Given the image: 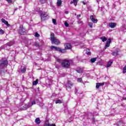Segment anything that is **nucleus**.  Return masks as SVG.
Returning <instances> with one entry per match:
<instances>
[{
    "label": "nucleus",
    "mask_w": 126,
    "mask_h": 126,
    "mask_svg": "<svg viewBox=\"0 0 126 126\" xmlns=\"http://www.w3.org/2000/svg\"><path fill=\"white\" fill-rule=\"evenodd\" d=\"M40 17L42 21L47 20V19H49V15L47 13L43 12L40 14Z\"/></svg>",
    "instance_id": "obj_1"
},
{
    "label": "nucleus",
    "mask_w": 126,
    "mask_h": 126,
    "mask_svg": "<svg viewBox=\"0 0 126 126\" xmlns=\"http://www.w3.org/2000/svg\"><path fill=\"white\" fill-rule=\"evenodd\" d=\"M19 32L21 35H24L27 33V31L23 28V26H20L19 29Z\"/></svg>",
    "instance_id": "obj_2"
},
{
    "label": "nucleus",
    "mask_w": 126,
    "mask_h": 126,
    "mask_svg": "<svg viewBox=\"0 0 126 126\" xmlns=\"http://www.w3.org/2000/svg\"><path fill=\"white\" fill-rule=\"evenodd\" d=\"M62 65L63 67H65V68H68L69 67V63L67 60H63L62 62Z\"/></svg>",
    "instance_id": "obj_3"
},
{
    "label": "nucleus",
    "mask_w": 126,
    "mask_h": 126,
    "mask_svg": "<svg viewBox=\"0 0 126 126\" xmlns=\"http://www.w3.org/2000/svg\"><path fill=\"white\" fill-rule=\"evenodd\" d=\"M32 105H31V103H28L26 104L24 106L22 107L21 108V110L22 111H25V110H27L28 109V108H30V107H31Z\"/></svg>",
    "instance_id": "obj_4"
},
{
    "label": "nucleus",
    "mask_w": 126,
    "mask_h": 126,
    "mask_svg": "<svg viewBox=\"0 0 126 126\" xmlns=\"http://www.w3.org/2000/svg\"><path fill=\"white\" fill-rule=\"evenodd\" d=\"M7 63H8V62L7 60H0V66L2 68L4 66H5L6 65H7Z\"/></svg>",
    "instance_id": "obj_5"
},
{
    "label": "nucleus",
    "mask_w": 126,
    "mask_h": 126,
    "mask_svg": "<svg viewBox=\"0 0 126 126\" xmlns=\"http://www.w3.org/2000/svg\"><path fill=\"white\" fill-rule=\"evenodd\" d=\"M51 42L52 44H55V45H60L61 44L60 40L56 37L55 38H52Z\"/></svg>",
    "instance_id": "obj_6"
},
{
    "label": "nucleus",
    "mask_w": 126,
    "mask_h": 126,
    "mask_svg": "<svg viewBox=\"0 0 126 126\" xmlns=\"http://www.w3.org/2000/svg\"><path fill=\"white\" fill-rule=\"evenodd\" d=\"M90 18L94 23H97L98 22V20L96 19V16L95 15H91Z\"/></svg>",
    "instance_id": "obj_7"
},
{
    "label": "nucleus",
    "mask_w": 126,
    "mask_h": 126,
    "mask_svg": "<svg viewBox=\"0 0 126 126\" xmlns=\"http://www.w3.org/2000/svg\"><path fill=\"white\" fill-rule=\"evenodd\" d=\"M119 52H120V49L119 48H116L115 50L112 52V56H114V57H117V56H119Z\"/></svg>",
    "instance_id": "obj_8"
},
{
    "label": "nucleus",
    "mask_w": 126,
    "mask_h": 126,
    "mask_svg": "<svg viewBox=\"0 0 126 126\" xmlns=\"http://www.w3.org/2000/svg\"><path fill=\"white\" fill-rule=\"evenodd\" d=\"M73 85V83L71 82H68V83L66 84V89H71V87Z\"/></svg>",
    "instance_id": "obj_9"
},
{
    "label": "nucleus",
    "mask_w": 126,
    "mask_h": 126,
    "mask_svg": "<svg viewBox=\"0 0 126 126\" xmlns=\"http://www.w3.org/2000/svg\"><path fill=\"white\" fill-rule=\"evenodd\" d=\"M64 46L65 50H70L72 48L71 44L70 43H65Z\"/></svg>",
    "instance_id": "obj_10"
},
{
    "label": "nucleus",
    "mask_w": 126,
    "mask_h": 126,
    "mask_svg": "<svg viewBox=\"0 0 126 126\" xmlns=\"http://www.w3.org/2000/svg\"><path fill=\"white\" fill-rule=\"evenodd\" d=\"M14 44V41L12 40L7 43L6 44H5L4 45V47H6V46H8V47H11V46H13V45Z\"/></svg>",
    "instance_id": "obj_11"
},
{
    "label": "nucleus",
    "mask_w": 126,
    "mask_h": 126,
    "mask_svg": "<svg viewBox=\"0 0 126 126\" xmlns=\"http://www.w3.org/2000/svg\"><path fill=\"white\" fill-rule=\"evenodd\" d=\"M51 49L52 50H55V51H57L58 52H61V48H60V47H57V46H52L51 47Z\"/></svg>",
    "instance_id": "obj_12"
},
{
    "label": "nucleus",
    "mask_w": 126,
    "mask_h": 126,
    "mask_svg": "<svg viewBox=\"0 0 126 126\" xmlns=\"http://www.w3.org/2000/svg\"><path fill=\"white\" fill-rule=\"evenodd\" d=\"M110 44H111V38H109L107 40V41L105 45V49H107V48H109V47H110Z\"/></svg>",
    "instance_id": "obj_13"
},
{
    "label": "nucleus",
    "mask_w": 126,
    "mask_h": 126,
    "mask_svg": "<svg viewBox=\"0 0 126 126\" xmlns=\"http://www.w3.org/2000/svg\"><path fill=\"white\" fill-rule=\"evenodd\" d=\"M117 26V24L116 23H109V26L110 28H115Z\"/></svg>",
    "instance_id": "obj_14"
},
{
    "label": "nucleus",
    "mask_w": 126,
    "mask_h": 126,
    "mask_svg": "<svg viewBox=\"0 0 126 126\" xmlns=\"http://www.w3.org/2000/svg\"><path fill=\"white\" fill-rule=\"evenodd\" d=\"M1 21L3 23L5 24L7 27H10V25L8 24V22L6 21L4 19H2Z\"/></svg>",
    "instance_id": "obj_15"
},
{
    "label": "nucleus",
    "mask_w": 126,
    "mask_h": 126,
    "mask_svg": "<svg viewBox=\"0 0 126 126\" xmlns=\"http://www.w3.org/2000/svg\"><path fill=\"white\" fill-rule=\"evenodd\" d=\"M104 84H105L104 83H96V89H99V87H100V86H104Z\"/></svg>",
    "instance_id": "obj_16"
},
{
    "label": "nucleus",
    "mask_w": 126,
    "mask_h": 126,
    "mask_svg": "<svg viewBox=\"0 0 126 126\" xmlns=\"http://www.w3.org/2000/svg\"><path fill=\"white\" fill-rule=\"evenodd\" d=\"M34 122L36 125H40L41 124V120H40L39 118H37L35 120Z\"/></svg>",
    "instance_id": "obj_17"
},
{
    "label": "nucleus",
    "mask_w": 126,
    "mask_h": 126,
    "mask_svg": "<svg viewBox=\"0 0 126 126\" xmlns=\"http://www.w3.org/2000/svg\"><path fill=\"white\" fill-rule=\"evenodd\" d=\"M76 71L78 73H82V72H83V68L80 67L76 69Z\"/></svg>",
    "instance_id": "obj_18"
},
{
    "label": "nucleus",
    "mask_w": 126,
    "mask_h": 126,
    "mask_svg": "<svg viewBox=\"0 0 126 126\" xmlns=\"http://www.w3.org/2000/svg\"><path fill=\"white\" fill-rule=\"evenodd\" d=\"M113 62H114L113 60H110L107 64V67H110V66L112 65V63H113Z\"/></svg>",
    "instance_id": "obj_19"
},
{
    "label": "nucleus",
    "mask_w": 126,
    "mask_h": 126,
    "mask_svg": "<svg viewBox=\"0 0 126 126\" xmlns=\"http://www.w3.org/2000/svg\"><path fill=\"white\" fill-rule=\"evenodd\" d=\"M39 1L40 3H41V4H44V3L48 1V0H39Z\"/></svg>",
    "instance_id": "obj_20"
},
{
    "label": "nucleus",
    "mask_w": 126,
    "mask_h": 126,
    "mask_svg": "<svg viewBox=\"0 0 126 126\" xmlns=\"http://www.w3.org/2000/svg\"><path fill=\"white\" fill-rule=\"evenodd\" d=\"M120 4H121V3H120V2L119 1H116L114 4H113V7L116 8V6L117 5H120Z\"/></svg>",
    "instance_id": "obj_21"
},
{
    "label": "nucleus",
    "mask_w": 126,
    "mask_h": 126,
    "mask_svg": "<svg viewBox=\"0 0 126 126\" xmlns=\"http://www.w3.org/2000/svg\"><path fill=\"white\" fill-rule=\"evenodd\" d=\"M21 72H22V73H24L25 72H26V67H23V68H22V69L21 70Z\"/></svg>",
    "instance_id": "obj_22"
},
{
    "label": "nucleus",
    "mask_w": 126,
    "mask_h": 126,
    "mask_svg": "<svg viewBox=\"0 0 126 126\" xmlns=\"http://www.w3.org/2000/svg\"><path fill=\"white\" fill-rule=\"evenodd\" d=\"M97 60V58H92L91 59V62L92 63H95L96 62V60Z\"/></svg>",
    "instance_id": "obj_23"
},
{
    "label": "nucleus",
    "mask_w": 126,
    "mask_h": 126,
    "mask_svg": "<svg viewBox=\"0 0 126 126\" xmlns=\"http://www.w3.org/2000/svg\"><path fill=\"white\" fill-rule=\"evenodd\" d=\"M38 82H39V80L36 79L35 81L33 82L32 85H37V84H38Z\"/></svg>",
    "instance_id": "obj_24"
},
{
    "label": "nucleus",
    "mask_w": 126,
    "mask_h": 126,
    "mask_svg": "<svg viewBox=\"0 0 126 126\" xmlns=\"http://www.w3.org/2000/svg\"><path fill=\"white\" fill-rule=\"evenodd\" d=\"M101 40H102V42H106L107 41V38L104 36H102L100 37Z\"/></svg>",
    "instance_id": "obj_25"
},
{
    "label": "nucleus",
    "mask_w": 126,
    "mask_h": 126,
    "mask_svg": "<svg viewBox=\"0 0 126 126\" xmlns=\"http://www.w3.org/2000/svg\"><path fill=\"white\" fill-rule=\"evenodd\" d=\"M57 5L58 6H61V5H62V0H58Z\"/></svg>",
    "instance_id": "obj_26"
},
{
    "label": "nucleus",
    "mask_w": 126,
    "mask_h": 126,
    "mask_svg": "<svg viewBox=\"0 0 126 126\" xmlns=\"http://www.w3.org/2000/svg\"><path fill=\"white\" fill-rule=\"evenodd\" d=\"M50 38H51V41H52V39H53V38L55 39V38H56V37H55V33H54L52 32L51 33Z\"/></svg>",
    "instance_id": "obj_27"
},
{
    "label": "nucleus",
    "mask_w": 126,
    "mask_h": 126,
    "mask_svg": "<svg viewBox=\"0 0 126 126\" xmlns=\"http://www.w3.org/2000/svg\"><path fill=\"white\" fill-rule=\"evenodd\" d=\"M67 61H68V63H69V65H70V64H72V63H73V60H69Z\"/></svg>",
    "instance_id": "obj_28"
},
{
    "label": "nucleus",
    "mask_w": 126,
    "mask_h": 126,
    "mask_svg": "<svg viewBox=\"0 0 126 126\" xmlns=\"http://www.w3.org/2000/svg\"><path fill=\"white\" fill-rule=\"evenodd\" d=\"M78 0H73V3L75 6H76V5H77V2H78Z\"/></svg>",
    "instance_id": "obj_29"
},
{
    "label": "nucleus",
    "mask_w": 126,
    "mask_h": 126,
    "mask_svg": "<svg viewBox=\"0 0 126 126\" xmlns=\"http://www.w3.org/2000/svg\"><path fill=\"white\" fill-rule=\"evenodd\" d=\"M44 126H50V124L49 123V121L46 120L45 121Z\"/></svg>",
    "instance_id": "obj_30"
},
{
    "label": "nucleus",
    "mask_w": 126,
    "mask_h": 126,
    "mask_svg": "<svg viewBox=\"0 0 126 126\" xmlns=\"http://www.w3.org/2000/svg\"><path fill=\"white\" fill-rule=\"evenodd\" d=\"M55 103H56V104H62V103H63V102L61 100H57L56 101Z\"/></svg>",
    "instance_id": "obj_31"
},
{
    "label": "nucleus",
    "mask_w": 126,
    "mask_h": 126,
    "mask_svg": "<svg viewBox=\"0 0 126 126\" xmlns=\"http://www.w3.org/2000/svg\"><path fill=\"white\" fill-rule=\"evenodd\" d=\"M3 34H4V31H3L1 29H0V35H2Z\"/></svg>",
    "instance_id": "obj_32"
},
{
    "label": "nucleus",
    "mask_w": 126,
    "mask_h": 126,
    "mask_svg": "<svg viewBox=\"0 0 126 126\" xmlns=\"http://www.w3.org/2000/svg\"><path fill=\"white\" fill-rule=\"evenodd\" d=\"M52 22L54 24V25H57V21L56 20V19H52Z\"/></svg>",
    "instance_id": "obj_33"
},
{
    "label": "nucleus",
    "mask_w": 126,
    "mask_h": 126,
    "mask_svg": "<svg viewBox=\"0 0 126 126\" xmlns=\"http://www.w3.org/2000/svg\"><path fill=\"white\" fill-rule=\"evenodd\" d=\"M88 25L91 28H92L93 27V24H92V23L89 22L88 23Z\"/></svg>",
    "instance_id": "obj_34"
},
{
    "label": "nucleus",
    "mask_w": 126,
    "mask_h": 126,
    "mask_svg": "<svg viewBox=\"0 0 126 126\" xmlns=\"http://www.w3.org/2000/svg\"><path fill=\"white\" fill-rule=\"evenodd\" d=\"M34 36L36 37V38H38V37H40V34H39L38 32H35Z\"/></svg>",
    "instance_id": "obj_35"
},
{
    "label": "nucleus",
    "mask_w": 126,
    "mask_h": 126,
    "mask_svg": "<svg viewBox=\"0 0 126 126\" xmlns=\"http://www.w3.org/2000/svg\"><path fill=\"white\" fill-rule=\"evenodd\" d=\"M123 73H126V65L124 66L123 68Z\"/></svg>",
    "instance_id": "obj_36"
},
{
    "label": "nucleus",
    "mask_w": 126,
    "mask_h": 126,
    "mask_svg": "<svg viewBox=\"0 0 126 126\" xmlns=\"http://www.w3.org/2000/svg\"><path fill=\"white\" fill-rule=\"evenodd\" d=\"M31 107H32V106H33V105H35V104H36V101H33L32 102V103H31Z\"/></svg>",
    "instance_id": "obj_37"
},
{
    "label": "nucleus",
    "mask_w": 126,
    "mask_h": 126,
    "mask_svg": "<svg viewBox=\"0 0 126 126\" xmlns=\"http://www.w3.org/2000/svg\"><path fill=\"white\" fill-rule=\"evenodd\" d=\"M65 50H64V49H61V51H60V53H65Z\"/></svg>",
    "instance_id": "obj_38"
},
{
    "label": "nucleus",
    "mask_w": 126,
    "mask_h": 126,
    "mask_svg": "<svg viewBox=\"0 0 126 126\" xmlns=\"http://www.w3.org/2000/svg\"><path fill=\"white\" fill-rule=\"evenodd\" d=\"M78 82H81L82 81V78H79L77 80Z\"/></svg>",
    "instance_id": "obj_39"
},
{
    "label": "nucleus",
    "mask_w": 126,
    "mask_h": 126,
    "mask_svg": "<svg viewBox=\"0 0 126 126\" xmlns=\"http://www.w3.org/2000/svg\"><path fill=\"white\" fill-rule=\"evenodd\" d=\"M77 61H79L80 62L81 61V58L79 56H77Z\"/></svg>",
    "instance_id": "obj_40"
},
{
    "label": "nucleus",
    "mask_w": 126,
    "mask_h": 126,
    "mask_svg": "<svg viewBox=\"0 0 126 126\" xmlns=\"http://www.w3.org/2000/svg\"><path fill=\"white\" fill-rule=\"evenodd\" d=\"M78 91V90L77 89V88H75V94H77V92Z\"/></svg>",
    "instance_id": "obj_41"
},
{
    "label": "nucleus",
    "mask_w": 126,
    "mask_h": 126,
    "mask_svg": "<svg viewBox=\"0 0 126 126\" xmlns=\"http://www.w3.org/2000/svg\"><path fill=\"white\" fill-rule=\"evenodd\" d=\"M64 25L66 27H68V23H67V22H65L64 23Z\"/></svg>",
    "instance_id": "obj_42"
},
{
    "label": "nucleus",
    "mask_w": 126,
    "mask_h": 126,
    "mask_svg": "<svg viewBox=\"0 0 126 126\" xmlns=\"http://www.w3.org/2000/svg\"><path fill=\"white\" fill-rule=\"evenodd\" d=\"M39 106H40V107H41V108H43V106H44V103H40L39 104Z\"/></svg>",
    "instance_id": "obj_43"
},
{
    "label": "nucleus",
    "mask_w": 126,
    "mask_h": 126,
    "mask_svg": "<svg viewBox=\"0 0 126 126\" xmlns=\"http://www.w3.org/2000/svg\"><path fill=\"white\" fill-rule=\"evenodd\" d=\"M78 23L79 24H83V22L81 21H78Z\"/></svg>",
    "instance_id": "obj_44"
},
{
    "label": "nucleus",
    "mask_w": 126,
    "mask_h": 126,
    "mask_svg": "<svg viewBox=\"0 0 126 126\" xmlns=\"http://www.w3.org/2000/svg\"><path fill=\"white\" fill-rule=\"evenodd\" d=\"M34 45H35V47H39V43H35Z\"/></svg>",
    "instance_id": "obj_45"
},
{
    "label": "nucleus",
    "mask_w": 126,
    "mask_h": 126,
    "mask_svg": "<svg viewBox=\"0 0 126 126\" xmlns=\"http://www.w3.org/2000/svg\"><path fill=\"white\" fill-rule=\"evenodd\" d=\"M123 28H124L125 30H126V25H123Z\"/></svg>",
    "instance_id": "obj_46"
},
{
    "label": "nucleus",
    "mask_w": 126,
    "mask_h": 126,
    "mask_svg": "<svg viewBox=\"0 0 126 126\" xmlns=\"http://www.w3.org/2000/svg\"><path fill=\"white\" fill-rule=\"evenodd\" d=\"M65 14H68V11H65Z\"/></svg>",
    "instance_id": "obj_47"
},
{
    "label": "nucleus",
    "mask_w": 126,
    "mask_h": 126,
    "mask_svg": "<svg viewBox=\"0 0 126 126\" xmlns=\"http://www.w3.org/2000/svg\"><path fill=\"white\" fill-rule=\"evenodd\" d=\"M92 120L93 122H95V118L94 117L93 118Z\"/></svg>",
    "instance_id": "obj_48"
},
{
    "label": "nucleus",
    "mask_w": 126,
    "mask_h": 126,
    "mask_svg": "<svg viewBox=\"0 0 126 126\" xmlns=\"http://www.w3.org/2000/svg\"><path fill=\"white\" fill-rule=\"evenodd\" d=\"M50 126H56V125L55 124H51Z\"/></svg>",
    "instance_id": "obj_49"
},
{
    "label": "nucleus",
    "mask_w": 126,
    "mask_h": 126,
    "mask_svg": "<svg viewBox=\"0 0 126 126\" xmlns=\"http://www.w3.org/2000/svg\"><path fill=\"white\" fill-rule=\"evenodd\" d=\"M80 16H81V15L80 14L77 15V17L78 18L80 17Z\"/></svg>",
    "instance_id": "obj_50"
},
{
    "label": "nucleus",
    "mask_w": 126,
    "mask_h": 126,
    "mask_svg": "<svg viewBox=\"0 0 126 126\" xmlns=\"http://www.w3.org/2000/svg\"><path fill=\"white\" fill-rule=\"evenodd\" d=\"M57 62H58V63H60V62H61V60L58 59V60H57Z\"/></svg>",
    "instance_id": "obj_51"
},
{
    "label": "nucleus",
    "mask_w": 126,
    "mask_h": 126,
    "mask_svg": "<svg viewBox=\"0 0 126 126\" xmlns=\"http://www.w3.org/2000/svg\"><path fill=\"white\" fill-rule=\"evenodd\" d=\"M72 3H73V1H71L70 4H72Z\"/></svg>",
    "instance_id": "obj_52"
},
{
    "label": "nucleus",
    "mask_w": 126,
    "mask_h": 126,
    "mask_svg": "<svg viewBox=\"0 0 126 126\" xmlns=\"http://www.w3.org/2000/svg\"><path fill=\"white\" fill-rule=\"evenodd\" d=\"M87 54L89 55V54H91V53L90 52H88V53H87Z\"/></svg>",
    "instance_id": "obj_53"
},
{
    "label": "nucleus",
    "mask_w": 126,
    "mask_h": 126,
    "mask_svg": "<svg viewBox=\"0 0 126 126\" xmlns=\"http://www.w3.org/2000/svg\"><path fill=\"white\" fill-rule=\"evenodd\" d=\"M123 100H126V97L123 98Z\"/></svg>",
    "instance_id": "obj_54"
},
{
    "label": "nucleus",
    "mask_w": 126,
    "mask_h": 126,
    "mask_svg": "<svg viewBox=\"0 0 126 126\" xmlns=\"http://www.w3.org/2000/svg\"><path fill=\"white\" fill-rule=\"evenodd\" d=\"M99 0H96L97 2H99Z\"/></svg>",
    "instance_id": "obj_55"
},
{
    "label": "nucleus",
    "mask_w": 126,
    "mask_h": 126,
    "mask_svg": "<svg viewBox=\"0 0 126 126\" xmlns=\"http://www.w3.org/2000/svg\"><path fill=\"white\" fill-rule=\"evenodd\" d=\"M84 4H86L85 2H83Z\"/></svg>",
    "instance_id": "obj_56"
},
{
    "label": "nucleus",
    "mask_w": 126,
    "mask_h": 126,
    "mask_svg": "<svg viewBox=\"0 0 126 126\" xmlns=\"http://www.w3.org/2000/svg\"><path fill=\"white\" fill-rule=\"evenodd\" d=\"M80 94H82V93H80Z\"/></svg>",
    "instance_id": "obj_57"
}]
</instances>
